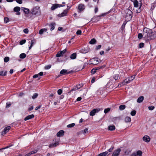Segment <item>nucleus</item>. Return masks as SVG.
<instances>
[{
	"mask_svg": "<svg viewBox=\"0 0 156 156\" xmlns=\"http://www.w3.org/2000/svg\"><path fill=\"white\" fill-rule=\"evenodd\" d=\"M151 33V30L147 28H144V33L143 34L144 38L148 39H150Z\"/></svg>",
	"mask_w": 156,
	"mask_h": 156,
	"instance_id": "f257e3e1",
	"label": "nucleus"
},
{
	"mask_svg": "<svg viewBox=\"0 0 156 156\" xmlns=\"http://www.w3.org/2000/svg\"><path fill=\"white\" fill-rule=\"evenodd\" d=\"M125 18L127 21H129L131 19L132 17V12L129 9H126L125 11Z\"/></svg>",
	"mask_w": 156,
	"mask_h": 156,
	"instance_id": "f03ea898",
	"label": "nucleus"
},
{
	"mask_svg": "<svg viewBox=\"0 0 156 156\" xmlns=\"http://www.w3.org/2000/svg\"><path fill=\"white\" fill-rule=\"evenodd\" d=\"M31 11V13L34 15H40L41 13L40 8L38 6H35L33 8Z\"/></svg>",
	"mask_w": 156,
	"mask_h": 156,
	"instance_id": "7ed1b4c3",
	"label": "nucleus"
},
{
	"mask_svg": "<svg viewBox=\"0 0 156 156\" xmlns=\"http://www.w3.org/2000/svg\"><path fill=\"white\" fill-rule=\"evenodd\" d=\"M135 8H141L142 3L141 0H135L133 2Z\"/></svg>",
	"mask_w": 156,
	"mask_h": 156,
	"instance_id": "20e7f679",
	"label": "nucleus"
},
{
	"mask_svg": "<svg viewBox=\"0 0 156 156\" xmlns=\"http://www.w3.org/2000/svg\"><path fill=\"white\" fill-rule=\"evenodd\" d=\"M64 5H62L61 4H53L52 5L51 7V10L53 11L55 10V9L57 8L58 7H62L64 6Z\"/></svg>",
	"mask_w": 156,
	"mask_h": 156,
	"instance_id": "39448f33",
	"label": "nucleus"
},
{
	"mask_svg": "<svg viewBox=\"0 0 156 156\" xmlns=\"http://www.w3.org/2000/svg\"><path fill=\"white\" fill-rule=\"evenodd\" d=\"M100 110L99 108L94 109L92 110L90 113V115L91 116L94 115L96 113H98Z\"/></svg>",
	"mask_w": 156,
	"mask_h": 156,
	"instance_id": "423d86ee",
	"label": "nucleus"
},
{
	"mask_svg": "<svg viewBox=\"0 0 156 156\" xmlns=\"http://www.w3.org/2000/svg\"><path fill=\"white\" fill-rule=\"evenodd\" d=\"M91 64L97 65L99 63V61L98 58H94L90 59V60Z\"/></svg>",
	"mask_w": 156,
	"mask_h": 156,
	"instance_id": "0eeeda50",
	"label": "nucleus"
},
{
	"mask_svg": "<svg viewBox=\"0 0 156 156\" xmlns=\"http://www.w3.org/2000/svg\"><path fill=\"white\" fill-rule=\"evenodd\" d=\"M142 139L145 142L148 143L151 140V138L148 135H145L143 137Z\"/></svg>",
	"mask_w": 156,
	"mask_h": 156,
	"instance_id": "6e6552de",
	"label": "nucleus"
},
{
	"mask_svg": "<svg viewBox=\"0 0 156 156\" xmlns=\"http://www.w3.org/2000/svg\"><path fill=\"white\" fill-rule=\"evenodd\" d=\"M10 126H8L7 127H5L4 130L2 131V135L3 136L5 134L7 133L8 132L10 129Z\"/></svg>",
	"mask_w": 156,
	"mask_h": 156,
	"instance_id": "1a4fd4ad",
	"label": "nucleus"
},
{
	"mask_svg": "<svg viewBox=\"0 0 156 156\" xmlns=\"http://www.w3.org/2000/svg\"><path fill=\"white\" fill-rule=\"evenodd\" d=\"M121 151L120 148H119L115 151L113 153L112 156H118Z\"/></svg>",
	"mask_w": 156,
	"mask_h": 156,
	"instance_id": "9d476101",
	"label": "nucleus"
},
{
	"mask_svg": "<svg viewBox=\"0 0 156 156\" xmlns=\"http://www.w3.org/2000/svg\"><path fill=\"white\" fill-rule=\"evenodd\" d=\"M68 12V10H65L61 14H58V16L60 17L66 16L67 15Z\"/></svg>",
	"mask_w": 156,
	"mask_h": 156,
	"instance_id": "9b49d317",
	"label": "nucleus"
},
{
	"mask_svg": "<svg viewBox=\"0 0 156 156\" xmlns=\"http://www.w3.org/2000/svg\"><path fill=\"white\" fill-rule=\"evenodd\" d=\"M130 83V81H129V79L128 78L126 79L124 81L122 82L121 83L120 86V87H122L124 85H125L126 84L129 83Z\"/></svg>",
	"mask_w": 156,
	"mask_h": 156,
	"instance_id": "f8f14e48",
	"label": "nucleus"
},
{
	"mask_svg": "<svg viewBox=\"0 0 156 156\" xmlns=\"http://www.w3.org/2000/svg\"><path fill=\"white\" fill-rule=\"evenodd\" d=\"M78 9L80 12L82 11L85 9V6L83 4H80L78 7Z\"/></svg>",
	"mask_w": 156,
	"mask_h": 156,
	"instance_id": "ddd939ff",
	"label": "nucleus"
},
{
	"mask_svg": "<svg viewBox=\"0 0 156 156\" xmlns=\"http://www.w3.org/2000/svg\"><path fill=\"white\" fill-rule=\"evenodd\" d=\"M20 10V7L18 6L15 7L13 9L14 11V12H16V14L17 15H19L20 14L19 11Z\"/></svg>",
	"mask_w": 156,
	"mask_h": 156,
	"instance_id": "4468645a",
	"label": "nucleus"
},
{
	"mask_svg": "<svg viewBox=\"0 0 156 156\" xmlns=\"http://www.w3.org/2000/svg\"><path fill=\"white\" fill-rule=\"evenodd\" d=\"M70 72H68L67 71L66 69H62L60 72V74L61 75H65L70 73Z\"/></svg>",
	"mask_w": 156,
	"mask_h": 156,
	"instance_id": "2eb2a0df",
	"label": "nucleus"
},
{
	"mask_svg": "<svg viewBox=\"0 0 156 156\" xmlns=\"http://www.w3.org/2000/svg\"><path fill=\"white\" fill-rule=\"evenodd\" d=\"M64 133V131L63 130H61L58 132L57 134V136L60 137L62 136Z\"/></svg>",
	"mask_w": 156,
	"mask_h": 156,
	"instance_id": "dca6fc26",
	"label": "nucleus"
},
{
	"mask_svg": "<svg viewBox=\"0 0 156 156\" xmlns=\"http://www.w3.org/2000/svg\"><path fill=\"white\" fill-rule=\"evenodd\" d=\"M156 37V32L153 31H152L151 30V34H150V39L152 38V37L153 38H154Z\"/></svg>",
	"mask_w": 156,
	"mask_h": 156,
	"instance_id": "f3484780",
	"label": "nucleus"
},
{
	"mask_svg": "<svg viewBox=\"0 0 156 156\" xmlns=\"http://www.w3.org/2000/svg\"><path fill=\"white\" fill-rule=\"evenodd\" d=\"M144 98L143 96L140 97L138 98L137 100V102L138 103H140L142 102L144 100Z\"/></svg>",
	"mask_w": 156,
	"mask_h": 156,
	"instance_id": "a211bd4d",
	"label": "nucleus"
},
{
	"mask_svg": "<svg viewBox=\"0 0 156 156\" xmlns=\"http://www.w3.org/2000/svg\"><path fill=\"white\" fill-rule=\"evenodd\" d=\"M34 117V115L33 114L27 116L25 119L24 120L27 121L28 120H29L33 118Z\"/></svg>",
	"mask_w": 156,
	"mask_h": 156,
	"instance_id": "6ab92c4d",
	"label": "nucleus"
},
{
	"mask_svg": "<svg viewBox=\"0 0 156 156\" xmlns=\"http://www.w3.org/2000/svg\"><path fill=\"white\" fill-rule=\"evenodd\" d=\"M22 10H23L26 14H28L29 13L30 10L27 8L23 7L22 8Z\"/></svg>",
	"mask_w": 156,
	"mask_h": 156,
	"instance_id": "aec40b11",
	"label": "nucleus"
},
{
	"mask_svg": "<svg viewBox=\"0 0 156 156\" xmlns=\"http://www.w3.org/2000/svg\"><path fill=\"white\" fill-rule=\"evenodd\" d=\"M125 122H129L131 121V118L129 116L126 117L124 119Z\"/></svg>",
	"mask_w": 156,
	"mask_h": 156,
	"instance_id": "412c9836",
	"label": "nucleus"
},
{
	"mask_svg": "<svg viewBox=\"0 0 156 156\" xmlns=\"http://www.w3.org/2000/svg\"><path fill=\"white\" fill-rule=\"evenodd\" d=\"M55 23H51L49 25V26L50 27V30L52 31L53 30L55 29Z\"/></svg>",
	"mask_w": 156,
	"mask_h": 156,
	"instance_id": "4be33fe9",
	"label": "nucleus"
},
{
	"mask_svg": "<svg viewBox=\"0 0 156 156\" xmlns=\"http://www.w3.org/2000/svg\"><path fill=\"white\" fill-rule=\"evenodd\" d=\"M47 30V29L46 28L42 29L39 30V34H42L44 32H46Z\"/></svg>",
	"mask_w": 156,
	"mask_h": 156,
	"instance_id": "5701e85b",
	"label": "nucleus"
},
{
	"mask_svg": "<svg viewBox=\"0 0 156 156\" xmlns=\"http://www.w3.org/2000/svg\"><path fill=\"white\" fill-rule=\"evenodd\" d=\"M58 142H55V143L52 144H51L49 145V147H56L58 145Z\"/></svg>",
	"mask_w": 156,
	"mask_h": 156,
	"instance_id": "b1692460",
	"label": "nucleus"
},
{
	"mask_svg": "<svg viewBox=\"0 0 156 156\" xmlns=\"http://www.w3.org/2000/svg\"><path fill=\"white\" fill-rule=\"evenodd\" d=\"M76 54L75 53H73L70 56V58L72 59H74L76 58Z\"/></svg>",
	"mask_w": 156,
	"mask_h": 156,
	"instance_id": "393cba45",
	"label": "nucleus"
},
{
	"mask_svg": "<svg viewBox=\"0 0 156 156\" xmlns=\"http://www.w3.org/2000/svg\"><path fill=\"white\" fill-rule=\"evenodd\" d=\"M107 154L108 152L107 151H105L100 153L97 156H105Z\"/></svg>",
	"mask_w": 156,
	"mask_h": 156,
	"instance_id": "a878e982",
	"label": "nucleus"
},
{
	"mask_svg": "<svg viewBox=\"0 0 156 156\" xmlns=\"http://www.w3.org/2000/svg\"><path fill=\"white\" fill-rule=\"evenodd\" d=\"M7 71H2L0 72V75L2 76H4L6 75Z\"/></svg>",
	"mask_w": 156,
	"mask_h": 156,
	"instance_id": "bb28decb",
	"label": "nucleus"
},
{
	"mask_svg": "<svg viewBox=\"0 0 156 156\" xmlns=\"http://www.w3.org/2000/svg\"><path fill=\"white\" fill-rule=\"evenodd\" d=\"M88 129L87 128L85 129L83 131L82 130L80 132L81 133H83L85 134L86 133H88Z\"/></svg>",
	"mask_w": 156,
	"mask_h": 156,
	"instance_id": "cd10ccee",
	"label": "nucleus"
},
{
	"mask_svg": "<svg viewBox=\"0 0 156 156\" xmlns=\"http://www.w3.org/2000/svg\"><path fill=\"white\" fill-rule=\"evenodd\" d=\"M26 55L25 54L23 53L20 55V58H21L23 59L26 57Z\"/></svg>",
	"mask_w": 156,
	"mask_h": 156,
	"instance_id": "c85d7f7f",
	"label": "nucleus"
},
{
	"mask_svg": "<svg viewBox=\"0 0 156 156\" xmlns=\"http://www.w3.org/2000/svg\"><path fill=\"white\" fill-rule=\"evenodd\" d=\"M96 42V40L94 38H93L89 41V43L90 44H94Z\"/></svg>",
	"mask_w": 156,
	"mask_h": 156,
	"instance_id": "c756f323",
	"label": "nucleus"
},
{
	"mask_svg": "<svg viewBox=\"0 0 156 156\" xmlns=\"http://www.w3.org/2000/svg\"><path fill=\"white\" fill-rule=\"evenodd\" d=\"M126 108V106L124 105H121L119 106V109L120 110H123Z\"/></svg>",
	"mask_w": 156,
	"mask_h": 156,
	"instance_id": "7c9ffc66",
	"label": "nucleus"
},
{
	"mask_svg": "<svg viewBox=\"0 0 156 156\" xmlns=\"http://www.w3.org/2000/svg\"><path fill=\"white\" fill-rule=\"evenodd\" d=\"M63 54H62V52L61 51L58 52L56 55V56L57 57H60L62 56Z\"/></svg>",
	"mask_w": 156,
	"mask_h": 156,
	"instance_id": "2f4dec72",
	"label": "nucleus"
},
{
	"mask_svg": "<svg viewBox=\"0 0 156 156\" xmlns=\"http://www.w3.org/2000/svg\"><path fill=\"white\" fill-rule=\"evenodd\" d=\"M115 129V127L114 126H110L108 127V129L110 130H113Z\"/></svg>",
	"mask_w": 156,
	"mask_h": 156,
	"instance_id": "473e14b6",
	"label": "nucleus"
},
{
	"mask_svg": "<svg viewBox=\"0 0 156 156\" xmlns=\"http://www.w3.org/2000/svg\"><path fill=\"white\" fill-rule=\"evenodd\" d=\"M136 75H134L132 76H131L130 77H128V78H129V81H130V82L132 81L134 79H135V77Z\"/></svg>",
	"mask_w": 156,
	"mask_h": 156,
	"instance_id": "72a5a7b5",
	"label": "nucleus"
},
{
	"mask_svg": "<svg viewBox=\"0 0 156 156\" xmlns=\"http://www.w3.org/2000/svg\"><path fill=\"white\" fill-rule=\"evenodd\" d=\"M136 75H134L132 76H131L130 77H128V78H129V81H130V82L132 81L134 79H135V77Z\"/></svg>",
	"mask_w": 156,
	"mask_h": 156,
	"instance_id": "f704fd0d",
	"label": "nucleus"
},
{
	"mask_svg": "<svg viewBox=\"0 0 156 156\" xmlns=\"http://www.w3.org/2000/svg\"><path fill=\"white\" fill-rule=\"evenodd\" d=\"M75 125V124L74 123H72L67 125V127L68 128H72Z\"/></svg>",
	"mask_w": 156,
	"mask_h": 156,
	"instance_id": "c9c22d12",
	"label": "nucleus"
},
{
	"mask_svg": "<svg viewBox=\"0 0 156 156\" xmlns=\"http://www.w3.org/2000/svg\"><path fill=\"white\" fill-rule=\"evenodd\" d=\"M136 113V111L135 110H133L131 112L130 114L131 115L133 116L135 115Z\"/></svg>",
	"mask_w": 156,
	"mask_h": 156,
	"instance_id": "e433bc0d",
	"label": "nucleus"
},
{
	"mask_svg": "<svg viewBox=\"0 0 156 156\" xmlns=\"http://www.w3.org/2000/svg\"><path fill=\"white\" fill-rule=\"evenodd\" d=\"M113 78L115 80L118 79L119 78V75L117 74L114 75L113 76Z\"/></svg>",
	"mask_w": 156,
	"mask_h": 156,
	"instance_id": "4c0bfd02",
	"label": "nucleus"
},
{
	"mask_svg": "<svg viewBox=\"0 0 156 156\" xmlns=\"http://www.w3.org/2000/svg\"><path fill=\"white\" fill-rule=\"evenodd\" d=\"M9 60V58L8 57H6L4 58V61L5 62H7Z\"/></svg>",
	"mask_w": 156,
	"mask_h": 156,
	"instance_id": "58836bf2",
	"label": "nucleus"
},
{
	"mask_svg": "<svg viewBox=\"0 0 156 156\" xmlns=\"http://www.w3.org/2000/svg\"><path fill=\"white\" fill-rule=\"evenodd\" d=\"M142 154V152L141 151L139 150L136 152V155H139V156H140Z\"/></svg>",
	"mask_w": 156,
	"mask_h": 156,
	"instance_id": "ea45409f",
	"label": "nucleus"
},
{
	"mask_svg": "<svg viewBox=\"0 0 156 156\" xmlns=\"http://www.w3.org/2000/svg\"><path fill=\"white\" fill-rule=\"evenodd\" d=\"M4 22L7 23L9 22V19L8 17H5L4 18Z\"/></svg>",
	"mask_w": 156,
	"mask_h": 156,
	"instance_id": "a19ab883",
	"label": "nucleus"
},
{
	"mask_svg": "<svg viewBox=\"0 0 156 156\" xmlns=\"http://www.w3.org/2000/svg\"><path fill=\"white\" fill-rule=\"evenodd\" d=\"M38 96V94L37 93H35L32 96V98L33 99H34L37 98Z\"/></svg>",
	"mask_w": 156,
	"mask_h": 156,
	"instance_id": "79ce46f5",
	"label": "nucleus"
},
{
	"mask_svg": "<svg viewBox=\"0 0 156 156\" xmlns=\"http://www.w3.org/2000/svg\"><path fill=\"white\" fill-rule=\"evenodd\" d=\"M96 69L94 68L91 70V72L92 74H94L96 73Z\"/></svg>",
	"mask_w": 156,
	"mask_h": 156,
	"instance_id": "37998d69",
	"label": "nucleus"
},
{
	"mask_svg": "<svg viewBox=\"0 0 156 156\" xmlns=\"http://www.w3.org/2000/svg\"><path fill=\"white\" fill-rule=\"evenodd\" d=\"M148 109L150 110H152L154 108V107L153 106H150L148 107Z\"/></svg>",
	"mask_w": 156,
	"mask_h": 156,
	"instance_id": "c03bdc74",
	"label": "nucleus"
},
{
	"mask_svg": "<svg viewBox=\"0 0 156 156\" xmlns=\"http://www.w3.org/2000/svg\"><path fill=\"white\" fill-rule=\"evenodd\" d=\"M110 110V109L109 108H107L105 109L104 110V112L105 114L107 113Z\"/></svg>",
	"mask_w": 156,
	"mask_h": 156,
	"instance_id": "a18cd8bd",
	"label": "nucleus"
},
{
	"mask_svg": "<svg viewBox=\"0 0 156 156\" xmlns=\"http://www.w3.org/2000/svg\"><path fill=\"white\" fill-rule=\"evenodd\" d=\"M62 89H59L57 91L58 94V95H60L62 94Z\"/></svg>",
	"mask_w": 156,
	"mask_h": 156,
	"instance_id": "49530a36",
	"label": "nucleus"
},
{
	"mask_svg": "<svg viewBox=\"0 0 156 156\" xmlns=\"http://www.w3.org/2000/svg\"><path fill=\"white\" fill-rule=\"evenodd\" d=\"M23 32L26 34H27L28 33L29 30L28 29L26 28L23 30Z\"/></svg>",
	"mask_w": 156,
	"mask_h": 156,
	"instance_id": "de8ad7c7",
	"label": "nucleus"
},
{
	"mask_svg": "<svg viewBox=\"0 0 156 156\" xmlns=\"http://www.w3.org/2000/svg\"><path fill=\"white\" fill-rule=\"evenodd\" d=\"M26 40H23L20 41V44L21 45L23 44H24V43H26Z\"/></svg>",
	"mask_w": 156,
	"mask_h": 156,
	"instance_id": "09e8293b",
	"label": "nucleus"
},
{
	"mask_svg": "<svg viewBox=\"0 0 156 156\" xmlns=\"http://www.w3.org/2000/svg\"><path fill=\"white\" fill-rule=\"evenodd\" d=\"M51 68V65H48V66H45L44 67V69H50Z\"/></svg>",
	"mask_w": 156,
	"mask_h": 156,
	"instance_id": "8fccbe9b",
	"label": "nucleus"
},
{
	"mask_svg": "<svg viewBox=\"0 0 156 156\" xmlns=\"http://www.w3.org/2000/svg\"><path fill=\"white\" fill-rule=\"evenodd\" d=\"M82 33V31L80 30H78L76 32V34L77 35H81Z\"/></svg>",
	"mask_w": 156,
	"mask_h": 156,
	"instance_id": "3c124183",
	"label": "nucleus"
},
{
	"mask_svg": "<svg viewBox=\"0 0 156 156\" xmlns=\"http://www.w3.org/2000/svg\"><path fill=\"white\" fill-rule=\"evenodd\" d=\"M78 88L77 87V86H74L73 87V89L71 90V91H73V90H78Z\"/></svg>",
	"mask_w": 156,
	"mask_h": 156,
	"instance_id": "603ef678",
	"label": "nucleus"
},
{
	"mask_svg": "<svg viewBox=\"0 0 156 156\" xmlns=\"http://www.w3.org/2000/svg\"><path fill=\"white\" fill-rule=\"evenodd\" d=\"M37 151V150H34L30 152L31 154H33L36 153Z\"/></svg>",
	"mask_w": 156,
	"mask_h": 156,
	"instance_id": "864d4df0",
	"label": "nucleus"
},
{
	"mask_svg": "<svg viewBox=\"0 0 156 156\" xmlns=\"http://www.w3.org/2000/svg\"><path fill=\"white\" fill-rule=\"evenodd\" d=\"M16 1L17 3L19 4H21L22 3V0H16Z\"/></svg>",
	"mask_w": 156,
	"mask_h": 156,
	"instance_id": "5fc2aeb1",
	"label": "nucleus"
},
{
	"mask_svg": "<svg viewBox=\"0 0 156 156\" xmlns=\"http://www.w3.org/2000/svg\"><path fill=\"white\" fill-rule=\"evenodd\" d=\"M144 44L143 43H140L139 44V48H142L144 47Z\"/></svg>",
	"mask_w": 156,
	"mask_h": 156,
	"instance_id": "6e6d98bb",
	"label": "nucleus"
},
{
	"mask_svg": "<svg viewBox=\"0 0 156 156\" xmlns=\"http://www.w3.org/2000/svg\"><path fill=\"white\" fill-rule=\"evenodd\" d=\"M142 37L143 35L142 34L140 33L138 34V38L140 39Z\"/></svg>",
	"mask_w": 156,
	"mask_h": 156,
	"instance_id": "4d7b16f0",
	"label": "nucleus"
},
{
	"mask_svg": "<svg viewBox=\"0 0 156 156\" xmlns=\"http://www.w3.org/2000/svg\"><path fill=\"white\" fill-rule=\"evenodd\" d=\"M138 9H136V12L137 13H139L140 12H141V9H140V8H138Z\"/></svg>",
	"mask_w": 156,
	"mask_h": 156,
	"instance_id": "13d9d810",
	"label": "nucleus"
},
{
	"mask_svg": "<svg viewBox=\"0 0 156 156\" xmlns=\"http://www.w3.org/2000/svg\"><path fill=\"white\" fill-rule=\"evenodd\" d=\"M77 86V87L78 88V89H80L81 87H82L83 86V84H78L76 85Z\"/></svg>",
	"mask_w": 156,
	"mask_h": 156,
	"instance_id": "bf43d9fd",
	"label": "nucleus"
},
{
	"mask_svg": "<svg viewBox=\"0 0 156 156\" xmlns=\"http://www.w3.org/2000/svg\"><path fill=\"white\" fill-rule=\"evenodd\" d=\"M35 43V41L34 40H32L30 42V45L33 46Z\"/></svg>",
	"mask_w": 156,
	"mask_h": 156,
	"instance_id": "052dcab7",
	"label": "nucleus"
},
{
	"mask_svg": "<svg viewBox=\"0 0 156 156\" xmlns=\"http://www.w3.org/2000/svg\"><path fill=\"white\" fill-rule=\"evenodd\" d=\"M101 47V45H99L96 47V49L97 50H99L100 49Z\"/></svg>",
	"mask_w": 156,
	"mask_h": 156,
	"instance_id": "680f3d73",
	"label": "nucleus"
},
{
	"mask_svg": "<svg viewBox=\"0 0 156 156\" xmlns=\"http://www.w3.org/2000/svg\"><path fill=\"white\" fill-rule=\"evenodd\" d=\"M125 25H126V23H124L122 24V27H121V28H122V30H123V29H124V28L125 27Z\"/></svg>",
	"mask_w": 156,
	"mask_h": 156,
	"instance_id": "e2e57ef3",
	"label": "nucleus"
},
{
	"mask_svg": "<svg viewBox=\"0 0 156 156\" xmlns=\"http://www.w3.org/2000/svg\"><path fill=\"white\" fill-rule=\"evenodd\" d=\"M114 148V147H111L110 149H109L108 151L110 152H112Z\"/></svg>",
	"mask_w": 156,
	"mask_h": 156,
	"instance_id": "0e129e2a",
	"label": "nucleus"
},
{
	"mask_svg": "<svg viewBox=\"0 0 156 156\" xmlns=\"http://www.w3.org/2000/svg\"><path fill=\"white\" fill-rule=\"evenodd\" d=\"M41 107V105H40L39 106L36 107V108H35V110H37L38 109H39V108H40Z\"/></svg>",
	"mask_w": 156,
	"mask_h": 156,
	"instance_id": "69168bd1",
	"label": "nucleus"
},
{
	"mask_svg": "<svg viewBox=\"0 0 156 156\" xmlns=\"http://www.w3.org/2000/svg\"><path fill=\"white\" fill-rule=\"evenodd\" d=\"M38 76H39V74H35L33 76V77L34 78H37L38 77Z\"/></svg>",
	"mask_w": 156,
	"mask_h": 156,
	"instance_id": "338daca9",
	"label": "nucleus"
},
{
	"mask_svg": "<svg viewBox=\"0 0 156 156\" xmlns=\"http://www.w3.org/2000/svg\"><path fill=\"white\" fill-rule=\"evenodd\" d=\"M11 104L7 103L6 107L7 108H9L11 106Z\"/></svg>",
	"mask_w": 156,
	"mask_h": 156,
	"instance_id": "774afa93",
	"label": "nucleus"
}]
</instances>
